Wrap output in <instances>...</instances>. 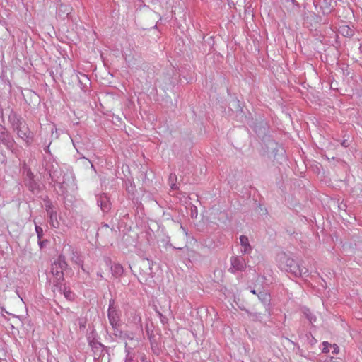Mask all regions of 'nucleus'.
Wrapping results in <instances>:
<instances>
[{"mask_svg": "<svg viewBox=\"0 0 362 362\" xmlns=\"http://www.w3.org/2000/svg\"><path fill=\"white\" fill-rule=\"evenodd\" d=\"M15 129L17 132L18 136L22 139L26 143H30L32 140V134L31 132L26 124V123L23 121H18Z\"/></svg>", "mask_w": 362, "mask_h": 362, "instance_id": "f257e3e1", "label": "nucleus"}, {"mask_svg": "<svg viewBox=\"0 0 362 362\" xmlns=\"http://www.w3.org/2000/svg\"><path fill=\"white\" fill-rule=\"evenodd\" d=\"M51 273L54 278V281L56 285L61 284L64 280V273L61 263L54 262L52 266Z\"/></svg>", "mask_w": 362, "mask_h": 362, "instance_id": "f03ea898", "label": "nucleus"}, {"mask_svg": "<svg viewBox=\"0 0 362 362\" xmlns=\"http://www.w3.org/2000/svg\"><path fill=\"white\" fill-rule=\"evenodd\" d=\"M108 319L113 328L119 325V314L117 310L112 305H110L108 309Z\"/></svg>", "mask_w": 362, "mask_h": 362, "instance_id": "7ed1b4c3", "label": "nucleus"}, {"mask_svg": "<svg viewBox=\"0 0 362 362\" xmlns=\"http://www.w3.org/2000/svg\"><path fill=\"white\" fill-rule=\"evenodd\" d=\"M286 266H287V271H289L292 274H293L295 276H301L303 274V271L300 269V266L298 265L296 262L292 259H287L286 260Z\"/></svg>", "mask_w": 362, "mask_h": 362, "instance_id": "20e7f679", "label": "nucleus"}, {"mask_svg": "<svg viewBox=\"0 0 362 362\" xmlns=\"http://www.w3.org/2000/svg\"><path fill=\"white\" fill-rule=\"evenodd\" d=\"M231 264L234 269L240 271L243 270L246 267L245 260L241 257H233Z\"/></svg>", "mask_w": 362, "mask_h": 362, "instance_id": "39448f33", "label": "nucleus"}, {"mask_svg": "<svg viewBox=\"0 0 362 362\" xmlns=\"http://www.w3.org/2000/svg\"><path fill=\"white\" fill-rule=\"evenodd\" d=\"M240 244L243 247H244V250L243 252L245 253H248L250 252L251 250V247L250 245V243H249V240L247 238V237L245 236V235H241L240 237Z\"/></svg>", "mask_w": 362, "mask_h": 362, "instance_id": "423d86ee", "label": "nucleus"}, {"mask_svg": "<svg viewBox=\"0 0 362 362\" xmlns=\"http://www.w3.org/2000/svg\"><path fill=\"white\" fill-rule=\"evenodd\" d=\"M112 272L116 277L121 276L123 274L124 269L120 264H114L112 267Z\"/></svg>", "mask_w": 362, "mask_h": 362, "instance_id": "0eeeda50", "label": "nucleus"}, {"mask_svg": "<svg viewBox=\"0 0 362 362\" xmlns=\"http://www.w3.org/2000/svg\"><path fill=\"white\" fill-rule=\"evenodd\" d=\"M49 219L51 226L55 228H58L59 226V223L57 221V214L55 212L51 211L49 213Z\"/></svg>", "mask_w": 362, "mask_h": 362, "instance_id": "6e6552de", "label": "nucleus"}, {"mask_svg": "<svg viewBox=\"0 0 362 362\" xmlns=\"http://www.w3.org/2000/svg\"><path fill=\"white\" fill-rule=\"evenodd\" d=\"M35 230H36V233H37L38 238L40 239L42 235V228L40 226H36Z\"/></svg>", "mask_w": 362, "mask_h": 362, "instance_id": "1a4fd4ad", "label": "nucleus"}, {"mask_svg": "<svg viewBox=\"0 0 362 362\" xmlns=\"http://www.w3.org/2000/svg\"><path fill=\"white\" fill-rule=\"evenodd\" d=\"M329 347H332V346L328 342H323V351L324 352H329Z\"/></svg>", "mask_w": 362, "mask_h": 362, "instance_id": "9d476101", "label": "nucleus"}, {"mask_svg": "<svg viewBox=\"0 0 362 362\" xmlns=\"http://www.w3.org/2000/svg\"><path fill=\"white\" fill-rule=\"evenodd\" d=\"M332 347H333L332 352L335 353V354H337L338 351H339V347L337 345H335V344Z\"/></svg>", "mask_w": 362, "mask_h": 362, "instance_id": "9b49d317", "label": "nucleus"}, {"mask_svg": "<svg viewBox=\"0 0 362 362\" xmlns=\"http://www.w3.org/2000/svg\"><path fill=\"white\" fill-rule=\"evenodd\" d=\"M101 209L103 211H107L109 210V206L105 204L104 206H101Z\"/></svg>", "mask_w": 362, "mask_h": 362, "instance_id": "f8f14e48", "label": "nucleus"}, {"mask_svg": "<svg viewBox=\"0 0 362 362\" xmlns=\"http://www.w3.org/2000/svg\"><path fill=\"white\" fill-rule=\"evenodd\" d=\"M251 292L253 293V294H256V292L255 290H252Z\"/></svg>", "mask_w": 362, "mask_h": 362, "instance_id": "ddd939ff", "label": "nucleus"}, {"mask_svg": "<svg viewBox=\"0 0 362 362\" xmlns=\"http://www.w3.org/2000/svg\"><path fill=\"white\" fill-rule=\"evenodd\" d=\"M344 29H345V28H341V30H344ZM342 32L344 33V30H342Z\"/></svg>", "mask_w": 362, "mask_h": 362, "instance_id": "4468645a", "label": "nucleus"}]
</instances>
